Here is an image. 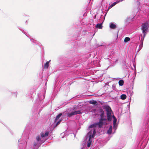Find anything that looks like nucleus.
Masks as SVG:
<instances>
[{
	"label": "nucleus",
	"mask_w": 149,
	"mask_h": 149,
	"mask_svg": "<svg viewBox=\"0 0 149 149\" xmlns=\"http://www.w3.org/2000/svg\"><path fill=\"white\" fill-rule=\"evenodd\" d=\"M103 109L106 112L107 118H104V112L101 108L97 110V115L99 116V121L90 125L88 127V129L94 127L95 128L97 126L101 128L103 126L105 125L106 122L107 120L110 122L112 120V115L111 113L112 111L111 107L108 105H104L102 107Z\"/></svg>",
	"instance_id": "obj_1"
},
{
	"label": "nucleus",
	"mask_w": 149,
	"mask_h": 149,
	"mask_svg": "<svg viewBox=\"0 0 149 149\" xmlns=\"http://www.w3.org/2000/svg\"><path fill=\"white\" fill-rule=\"evenodd\" d=\"M45 94L43 91L40 92L38 95V97L36 100L34 105L32 109V111L35 113L38 111H41L42 109L44 107L43 100L45 97Z\"/></svg>",
	"instance_id": "obj_2"
},
{
	"label": "nucleus",
	"mask_w": 149,
	"mask_h": 149,
	"mask_svg": "<svg viewBox=\"0 0 149 149\" xmlns=\"http://www.w3.org/2000/svg\"><path fill=\"white\" fill-rule=\"evenodd\" d=\"M49 134V131H47L45 132V134L43 133H41L40 134V136H37L36 138V141L33 143V149H38L41 145L46 140V139L45 137L47 136Z\"/></svg>",
	"instance_id": "obj_3"
},
{
	"label": "nucleus",
	"mask_w": 149,
	"mask_h": 149,
	"mask_svg": "<svg viewBox=\"0 0 149 149\" xmlns=\"http://www.w3.org/2000/svg\"><path fill=\"white\" fill-rule=\"evenodd\" d=\"M28 139L29 136L28 133L25 134L24 132L23 134L22 138L18 140V146L19 149H25L27 145L26 141Z\"/></svg>",
	"instance_id": "obj_4"
},
{
	"label": "nucleus",
	"mask_w": 149,
	"mask_h": 149,
	"mask_svg": "<svg viewBox=\"0 0 149 149\" xmlns=\"http://www.w3.org/2000/svg\"><path fill=\"white\" fill-rule=\"evenodd\" d=\"M89 129L90 131L88 133L86 136V139H88V140L87 143V146L88 147L90 146L92 139L94 137L96 132L95 128L92 127Z\"/></svg>",
	"instance_id": "obj_5"
},
{
	"label": "nucleus",
	"mask_w": 149,
	"mask_h": 149,
	"mask_svg": "<svg viewBox=\"0 0 149 149\" xmlns=\"http://www.w3.org/2000/svg\"><path fill=\"white\" fill-rule=\"evenodd\" d=\"M141 26V29L142 31V33H143L142 35H141V40L143 42L146 34L148 31V29L149 27L148 22H146L142 24Z\"/></svg>",
	"instance_id": "obj_6"
},
{
	"label": "nucleus",
	"mask_w": 149,
	"mask_h": 149,
	"mask_svg": "<svg viewBox=\"0 0 149 149\" xmlns=\"http://www.w3.org/2000/svg\"><path fill=\"white\" fill-rule=\"evenodd\" d=\"M22 32L24 33L27 37H29L31 41L33 43L35 44L36 45H39V42L37 41V40H35L34 39L31 38L30 35L28 33V32H27L26 31H24L22 29H20Z\"/></svg>",
	"instance_id": "obj_7"
},
{
	"label": "nucleus",
	"mask_w": 149,
	"mask_h": 149,
	"mask_svg": "<svg viewBox=\"0 0 149 149\" xmlns=\"http://www.w3.org/2000/svg\"><path fill=\"white\" fill-rule=\"evenodd\" d=\"M81 113H82L80 110L74 111L70 113L68 112L67 113V116L70 118L73 115L81 114Z\"/></svg>",
	"instance_id": "obj_8"
},
{
	"label": "nucleus",
	"mask_w": 149,
	"mask_h": 149,
	"mask_svg": "<svg viewBox=\"0 0 149 149\" xmlns=\"http://www.w3.org/2000/svg\"><path fill=\"white\" fill-rule=\"evenodd\" d=\"M75 62H72L70 64V65H69V66H67L69 67H78V65H77V64H75Z\"/></svg>",
	"instance_id": "obj_9"
},
{
	"label": "nucleus",
	"mask_w": 149,
	"mask_h": 149,
	"mask_svg": "<svg viewBox=\"0 0 149 149\" xmlns=\"http://www.w3.org/2000/svg\"><path fill=\"white\" fill-rule=\"evenodd\" d=\"M89 103L90 104H92L94 105L95 106H97L98 105V103L97 101L95 100H92L90 101Z\"/></svg>",
	"instance_id": "obj_10"
},
{
	"label": "nucleus",
	"mask_w": 149,
	"mask_h": 149,
	"mask_svg": "<svg viewBox=\"0 0 149 149\" xmlns=\"http://www.w3.org/2000/svg\"><path fill=\"white\" fill-rule=\"evenodd\" d=\"M112 129V126H110L108 130L107 131V133L109 135L111 134Z\"/></svg>",
	"instance_id": "obj_11"
},
{
	"label": "nucleus",
	"mask_w": 149,
	"mask_h": 149,
	"mask_svg": "<svg viewBox=\"0 0 149 149\" xmlns=\"http://www.w3.org/2000/svg\"><path fill=\"white\" fill-rule=\"evenodd\" d=\"M110 27L112 29H115L116 27V25L113 23H111L110 24Z\"/></svg>",
	"instance_id": "obj_12"
},
{
	"label": "nucleus",
	"mask_w": 149,
	"mask_h": 149,
	"mask_svg": "<svg viewBox=\"0 0 149 149\" xmlns=\"http://www.w3.org/2000/svg\"><path fill=\"white\" fill-rule=\"evenodd\" d=\"M102 27V23H101L97 24L96 25V27L97 28L101 29Z\"/></svg>",
	"instance_id": "obj_13"
},
{
	"label": "nucleus",
	"mask_w": 149,
	"mask_h": 149,
	"mask_svg": "<svg viewBox=\"0 0 149 149\" xmlns=\"http://www.w3.org/2000/svg\"><path fill=\"white\" fill-rule=\"evenodd\" d=\"M50 60H49V61H47L45 64L44 65V68H48L49 66V63Z\"/></svg>",
	"instance_id": "obj_14"
},
{
	"label": "nucleus",
	"mask_w": 149,
	"mask_h": 149,
	"mask_svg": "<svg viewBox=\"0 0 149 149\" xmlns=\"http://www.w3.org/2000/svg\"><path fill=\"white\" fill-rule=\"evenodd\" d=\"M112 118L113 119V125H114L115 124H116L117 120L114 115L112 116Z\"/></svg>",
	"instance_id": "obj_15"
},
{
	"label": "nucleus",
	"mask_w": 149,
	"mask_h": 149,
	"mask_svg": "<svg viewBox=\"0 0 149 149\" xmlns=\"http://www.w3.org/2000/svg\"><path fill=\"white\" fill-rule=\"evenodd\" d=\"M118 84L120 86H122L124 84V81L123 80H120L119 81Z\"/></svg>",
	"instance_id": "obj_16"
},
{
	"label": "nucleus",
	"mask_w": 149,
	"mask_h": 149,
	"mask_svg": "<svg viewBox=\"0 0 149 149\" xmlns=\"http://www.w3.org/2000/svg\"><path fill=\"white\" fill-rule=\"evenodd\" d=\"M131 21V19L130 17L127 18L125 20V22L127 24L130 23Z\"/></svg>",
	"instance_id": "obj_17"
},
{
	"label": "nucleus",
	"mask_w": 149,
	"mask_h": 149,
	"mask_svg": "<svg viewBox=\"0 0 149 149\" xmlns=\"http://www.w3.org/2000/svg\"><path fill=\"white\" fill-rule=\"evenodd\" d=\"M126 97V95L125 94H122L120 96V98L123 100H124L125 99Z\"/></svg>",
	"instance_id": "obj_18"
},
{
	"label": "nucleus",
	"mask_w": 149,
	"mask_h": 149,
	"mask_svg": "<svg viewBox=\"0 0 149 149\" xmlns=\"http://www.w3.org/2000/svg\"><path fill=\"white\" fill-rule=\"evenodd\" d=\"M130 40V38L128 37H125L124 39V42L125 43H126L128 41H129Z\"/></svg>",
	"instance_id": "obj_19"
},
{
	"label": "nucleus",
	"mask_w": 149,
	"mask_h": 149,
	"mask_svg": "<svg viewBox=\"0 0 149 149\" xmlns=\"http://www.w3.org/2000/svg\"><path fill=\"white\" fill-rule=\"evenodd\" d=\"M119 2L118 0H117L115 2L113 3L111 5L113 7L116 4H117V3H118Z\"/></svg>",
	"instance_id": "obj_20"
},
{
	"label": "nucleus",
	"mask_w": 149,
	"mask_h": 149,
	"mask_svg": "<svg viewBox=\"0 0 149 149\" xmlns=\"http://www.w3.org/2000/svg\"><path fill=\"white\" fill-rule=\"evenodd\" d=\"M62 115V113H60L58 114L56 116V120H57Z\"/></svg>",
	"instance_id": "obj_21"
},
{
	"label": "nucleus",
	"mask_w": 149,
	"mask_h": 149,
	"mask_svg": "<svg viewBox=\"0 0 149 149\" xmlns=\"http://www.w3.org/2000/svg\"><path fill=\"white\" fill-rule=\"evenodd\" d=\"M141 41H142V43L140 44L139 46V50L141 49L143 47V41L142 42V40H141Z\"/></svg>",
	"instance_id": "obj_22"
},
{
	"label": "nucleus",
	"mask_w": 149,
	"mask_h": 149,
	"mask_svg": "<svg viewBox=\"0 0 149 149\" xmlns=\"http://www.w3.org/2000/svg\"><path fill=\"white\" fill-rule=\"evenodd\" d=\"M73 110H77V107L76 106H74L72 108Z\"/></svg>",
	"instance_id": "obj_23"
},
{
	"label": "nucleus",
	"mask_w": 149,
	"mask_h": 149,
	"mask_svg": "<svg viewBox=\"0 0 149 149\" xmlns=\"http://www.w3.org/2000/svg\"><path fill=\"white\" fill-rule=\"evenodd\" d=\"M116 127H117V125H116V124H115L114 125H113V128L115 129V130H116Z\"/></svg>",
	"instance_id": "obj_24"
},
{
	"label": "nucleus",
	"mask_w": 149,
	"mask_h": 149,
	"mask_svg": "<svg viewBox=\"0 0 149 149\" xmlns=\"http://www.w3.org/2000/svg\"><path fill=\"white\" fill-rule=\"evenodd\" d=\"M34 94V93H33L31 95H29V97H31L32 98H33V97L32 96Z\"/></svg>",
	"instance_id": "obj_25"
},
{
	"label": "nucleus",
	"mask_w": 149,
	"mask_h": 149,
	"mask_svg": "<svg viewBox=\"0 0 149 149\" xmlns=\"http://www.w3.org/2000/svg\"><path fill=\"white\" fill-rule=\"evenodd\" d=\"M61 121V120H59L57 123H56V125H58L60 123V122Z\"/></svg>",
	"instance_id": "obj_26"
},
{
	"label": "nucleus",
	"mask_w": 149,
	"mask_h": 149,
	"mask_svg": "<svg viewBox=\"0 0 149 149\" xmlns=\"http://www.w3.org/2000/svg\"><path fill=\"white\" fill-rule=\"evenodd\" d=\"M113 7V6H112L111 5H111L109 7V8H108V10H109V9H110V8H111L112 7Z\"/></svg>",
	"instance_id": "obj_27"
},
{
	"label": "nucleus",
	"mask_w": 149,
	"mask_h": 149,
	"mask_svg": "<svg viewBox=\"0 0 149 149\" xmlns=\"http://www.w3.org/2000/svg\"><path fill=\"white\" fill-rule=\"evenodd\" d=\"M83 31L84 32V33H86V31H85V30H84V31Z\"/></svg>",
	"instance_id": "obj_28"
},
{
	"label": "nucleus",
	"mask_w": 149,
	"mask_h": 149,
	"mask_svg": "<svg viewBox=\"0 0 149 149\" xmlns=\"http://www.w3.org/2000/svg\"><path fill=\"white\" fill-rule=\"evenodd\" d=\"M15 93L16 94V95H17V92H15Z\"/></svg>",
	"instance_id": "obj_29"
},
{
	"label": "nucleus",
	"mask_w": 149,
	"mask_h": 149,
	"mask_svg": "<svg viewBox=\"0 0 149 149\" xmlns=\"http://www.w3.org/2000/svg\"><path fill=\"white\" fill-rule=\"evenodd\" d=\"M96 15H95V18H96Z\"/></svg>",
	"instance_id": "obj_30"
},
{
	"label": "nucleus",
	"mask_w": 149,
	"mask_h": 149,
	"mask_svg": "<svg viewBox=\"0 0 149 149\" xmlns=\"http://www.w3.org/2000/svg\"><path fill=\"white\" fill-rule=\"evenodd\" d=\"M27 21H26V23H27Z\"/></svg>",
	"instance_id": "obj_31"
},
{
	"label": "nucleus",
	"mask_w": 149,
	"mask_h": 149,
	"mask_svg": "<svg viewBox=\"0 0 149 149\" xmlns=\"http://www.w3.org/2000/svg\"><path fill=\"white\" fill-rule=\"evenodd\" d=\"M63 133H61V135H62V134H63Z\"/></svg>",
	"instance_id": "obj_32"
},
{
	"label": "nucleus",
	"mask_w": 149,
	"mask_h": 149,
	"mask_svg": "<svg viewBox=\"0 0 149 149\" xmlns=\"http://www.w3.org/2000/svg\"><path fill=\"white\" fill-rule=\"evenodd\" d=\"M106 14L105 15H104V16H106Z\"/></svg>",
	"instance_id": "obj_33"
},
{
	"label": "nucleus",
	"mask_w": 149,
	"mask_h": 149,
	"mask_svg": "<svg viewBox=\"0 0 149 149\" xmlns=\"http://www.w3.org/2000/svg\"><path fill=\"white\" fill-rule=\"evenodd\" d=\"M102 14H101V16H102Z\"/></svg>",
	"instance_id": "obj_34"
},
{
	"label": "nucleus",
	"mask_w": 149,
	"mask_h": 149,
	"mask_svg": "<svg viewBox=\"0 0 149 149\" xmlns=\"http://www.w3.org/2000/svg\"><path fill=\"white\" fill-rule=\"evenodd\" d=\"M63 137H63H63H62V138H63Z\"/></svg>",
	"instance_id": "obj_35"
}]
</instances>
